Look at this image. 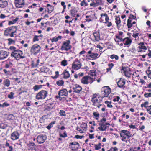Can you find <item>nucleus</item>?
Masks as SVG:
<instances>
[{"label":"nucleus","instance_id":"obj_37","mask_svg":"<svg viewBox=\"0 0 151 151\" xmlns=\"http://www.w3.org/2000/svg\"><path fill=\"white\" fill-rule=\"evenodd\" d=\"M123 39H122V36H120L118 35L116 36V38L115 39V41L116 42H119L120 41H123Z\"/></svg>","mask_w":151,"mask_h":151},{"label":"nucleus","instance_id":"obj_59","mask_svg":"<svg viewBox=\"0 0 151 151\" xmlns=\"http://www.w3.org/2000/svg\"><path fill=\"white\" fill-rule=\"evenodd\" d=\"M39 37L38 36L35 35L34 36L33 40V42H35L36 41H38L39 40V39L38 38V37Z\"/></svg>","mask_w":151,"mask_h":151},{"label":"nucleus","instance_id":"obj_34","mask_svg":"<svg viewBox=\"0 0 151 151\" xmlns=\"http://www.w3.org/2000/svg\"><path fill=\"white\" fill-rule=\"evenodd\" d=\"M87 2L90 3L89 4L90 6L93 7L97 6L95 2H94L93 0H88Z\"/></svg>","mask_w":151,"mask_h":151},{"label":"nucleus","instance_id":"obj_56","mask_svg":"<svg viewBox=\"0 0 151 151\" xmlns=\"http://www.w3.org/2000/svg\"><path fill=\"white\" fill-rule=\"evenodd\" d=\"M145 53L144 54H137L138 55V56H141L142 58H143V60H142L145 61V59L144 58L146 57V56L147 55V53L145 54Z\"/></svg>","mask_w":151,"mask_h":151},{"label":"nucleus","instance_id":"obj_15","mask_svg":"<svg viewBox=\"0 0 151 151\" xmlns=\"http://www.w3.org/2000/svg\"><path fill=\"white\" fill-rule=\"evenodd\" d=\"M58 95L60 97H64V96H67L68 91L66 89H63L60 90Z\"/></svg>","mask_w":151,"mask_h":151},{"label":"nucleus","instance_id":"obj_24","mask_svg":"<svg viewBox=\"0 0 151 151\" xmlns=\"http://www.w3.org/2000/svg\"><path fill=\"white\" fill-rule=\"evenodd\" d=\"M11 81L8 79H5L3 81L2 84L4 87H8L10 85Z\"/></svg>","mask_w":151,"mask_h":151},{"label":"nucleus","instance_id":"obj_48","mask_svg":"<svg viewBox=\"0 0 151 151\" xmlns=\"http://www.w3.org/2000/svg\"><path fill=\"white\" fill-rule=\"evenodd\" d=\"M96 70H91L89 73V75L92 76H95L96 75Z\"/></svg>","mask_w":151,"mask_h":151},{"label":"nucleus","instance_id":"obj_41","mask_svg":"<svg viewBox=\"0 0 151 151\" xmlns=\"http://www.w3.org/2000/svg\"><path fill=\"white\" fill-rule=\"evenodd\" d=\"M9 106V104L6 102H5L4 103L2 104H1L0 103V107L1 108H3Z\"/></svg>","mask_w":151,"mask_h":151},{"label":"nucleus","instance_id":"obj_44","mask_svg":"<svg viewBox=\"0 0 151 151\" xmlns=\"http://www.w3.org/2000/svg\"><path fill=\"white\" fill-rule=\"evenodd\" d=\"M77 11L74 9H72L70 11V13L72 15V16L73 17H76V13L77 12Z\"/></svg>","mask_w":151,"mask_h":151},{"label":"nucleus","instance_id":"obj_33","mask_svg":"<svg viewBox=\"0 0 151 151\" xmlns=\"http://www.w3.org/2000/svg\"><path fill=\"white\" fill-rule=\"evenodd\" d=\"M63 74L64 75L63 78H64L67 79L69 78L70 77V75L68 71H65L63 73Z\"/></svg>","mask_w":151,"mask_h":151},{"label":"nucleus","instance_id":"obj_7","mask_svg":"<svg viewBox=\"0 0 151 151\" xmlns=\"http://www.w3.org/2000/svg\"><path fill=\"white\" fill-rule=\"evenodd\" d=\"M41 49L40 47L37 44H35L32 47L30 51L32 54L36 55L39 52Z\"/></svg>","mask_w":151,"mask_h":151},{"label":"nucleus","instance_id":"obj_22","mask_svg":"<svg viewBox=\"0 0 151 151\" xmlns=\"http://www.w3.org/2000/svg\"><path fill=\"white\" fill-rule=\"evenodd\" d=\"M123 70L124 71L125 76L127 77H130L131 76L130 70L129 68L128 67L124 68Z\"/></svg>","mask_w":151,"mask_h":151},{"label":"nucleus","instance_id":"obj_1","mask_svg":"<svg viewBox=\"0 0 151 151\" xmlns=\"http://www.w3.org/2000/svg\"><path fill=\"white\" fill-rule=\"evenodd\" d=\"M91 101L93 105L97 106L98 108L102 105L101 97L99 95L94 94L92 98Z\"/></svg>","mask_w":151,"mask_h":151},{"label":"nucleus","instance_id":"obj_49","mask_svg":"<svg viewBox=\"0 0 151 151\" xmlns=\"http://www.w3.org/2000/svg\"><path fill=\"white\" fill-rule=\"evenodd\" d=\"M15 118V116L12 114L9 115L7 117V119L9 120H13Z\"/></svg>","mask_w":151,"mask_h":151},{"label":"nucleus","instance_id":"obj_62","mask_svg":"<svg viewBox=\"0 0 151 151\" xmlns=\"http://www.w3.org/2000/svg\"><path fill=\"white\" fill-rule=\"evenodd\" d=\"M120 99V97L119 96H117L114 98L113 101L114 102L119 101Z\"/></svg>","mask_w":151,"mask_h":151},{"label":"nucleus","instance_id":"obj_31","mask_svg":"<svg viewBox=\"0 0 151 151\" xmlns=\"http://www.w3.org/2000/svg\"><path fill=\"white\" fill-rule=\"evenodd\" d=\"M130 151H144L142 149H141L140 146L137 147H134L130 149Z\"/></svg>","mask_w":151,"mask_h":151},{"label":"nucleus","instance_id":"obj_43","mask_svg":"<svg viewBox=\"0 0 151 151\" xmlns=\"http://www.w3.org/2000/svg\"><path fill=\"white\" fill-rule=\"evenodd\" d=\"M42 87V85H35L33 88V89L35 91H37L39 89L41 88Z\"/></svg>","mask_w":151,"mask_h":151},{"label":"nucleus","instance_id":"obj_50","mask_svg":"<svg viewBox=\"0 0 151 151\" xmlns=\"http://www.w3.org/2000/svg\"><path fill=\"white\" fill-rule=\"evenodd\" d=\"M109 20H106L104 22L108 27H110L112 26V23L111 22H109Z\"/></svg>","mask_w":151,"mask_h":151},{"label":"nucleus","instance_id":"obj_51","mask_svg":"<svg viewBox=\"0 0 151 151\" xmlns=\"http://www.w3.org/2000/svg\"><path fill=\"white\" fill-rule=\"evenodd\" d=\"M94 146L95 149L97 150L101 148V144L100 143H99L98 145H95Z\"/></svg>","mask_w":151,"mask_h":151},{"label":"nucleus","instance_id":"obj_55","mask_svg":"<svg viewBox=\"0 0 151 151\" xmlns=\"http://www.w3.org/2000/svg\"><path fill=\"white\" fill-rule=\"evenodd\" d=\"M59 113L61 116H66L65 111L63 110H60Z\"/></svg>","mask_w":151,"mask_h":151},{"label":"nucleus","instance_id":"obj_36","mask_svg":"<svg viewBox=\"0 0 151 151\" xmlns=\"http://www.w3.org/2000/svg\"><path fill=\"white\" fill-rule=\"evenodd\" d=\"M89 2H88L87 1H86L84 0H83L80 3V5L81 6H86L89 4Z\"/></svg>","mask_w":151,"mask_h":151},{"label":"nucleus","instance_id":"obj_13","mask_svg":"<svg viewBox=\"0 0 151 151\" xmlns=\"http://www.w3.org/2000/svg\"><path fill=\"white\" fill-rule=\"evenodd\" d=\"M46 139V137L42 135H40L38 136L37 138V142L39 144L42 143Z\"/></svg>","mask_w":151,"mask_h":151},{"label":"nucleus","instance_id":"obj_28","mask_svg":"<svg viewBox=\"0 0 151 151\" xmlns=\"http://www.w3.org/2000/svg\"><path fill=\"white\" fill-rule=\"evenodd\" d=\"M72 145L71 147L73 150H76L77 149L79 146V144L77 142H73L70 143Z\"/></svg>","mask_w":151,"mask_h":151},{"label":"nucleus","instance_id":"obj_64","mask_svg":"<svg viewBox=\"0 0 151 151\" xmlns=\"http://www.w3.org/2000/svg\"><path fill=\"white\" fill-rule=\"evenodd\" d=\"M144 96L146 98L151 97V93H146L144 94Z\"/></svg>","mask_w":151,"mask_h":151},{"label":"nucleus","instance_id":"obj_40","mask_svg":"<svg viewBox=\"0 0 151 151\" xmlns=\"http://www.w3.org/2000/svg\"><path fill=\"white\" fill-rule=\"evenodd\" d=\"M78 124L80 125L81 128L83 129L87 128V124L85 122H83L82 123H80Z\"/></svg>","mask_w":151,"mask_h":151},{"label":"nucleus","instance_id":"obj_57","mask_svg":"<svg viewBox=\"0 0 151 151\" xmlns=\"http://www.w3.org/2000/svg\"><path fill=\"white\" fill-rule=\"evenodd\" d=\"M107 151H118V149L116 147H111Z\"/></svg>","mask_w":151,"mask_h":151},{"label":"nucleus","instance_id":"obj_61","mask_svg":"<svg viewBox=\"0 0 151 151\" xmlns=\"http://www.w3.org/2000/svg\"><path fill=\"white\" fill-rule=\"evenodd\" d=\"M93 1L97 6L99 5L101 2V0H93Z\"/></svg>","mask_w":151,"mask_h":151},{"label":"nucleus","instance_id":"obj_27","mask_svg":"<svg viewBox=\"0 0 151 151\" xmlns=\"http://www.w3.org/2000/svg\"><path fill=\"white\" fill-rule=\"evenodd\" d=\"M93 35L95 38V40L96 41H99L100 40V34L99 32L96 31L93 32Z\"/></svg>","mask_w":151,"mask_h":151},{"label":"nucleus","instance_id":"obj_11","mask_svg":"<svg viewBox=\"0 0 151 151\" xmlns=\"http://www.w3.org/2000/svg\"><path fill=\"white\" fill-rule=\"evenodd\" d=\"M9 52L3 50H0V60H3L9 56Z\"/></svg>","mask_w":151,"mask_h":151},{"label":"nucleus","instance_id":"obj_30","mask_svg":"<svg viewBox=\"0 0 151 151\" xmlns=\"http://www.w3.org/2000/svg\"><path fill=\"white\" fill-rule=\"evenodd\" d=\"M7 151H13V147L12 146L10 145L9 143L6 142L5 144Z\"/></svg>","mask_w":151,"mask_h":151},{"label":"nucleus","instance_id":"obj_2","mask_svg":"<svg viewBox=\"0 0 151 151\" xmlns=\"http://www.w3.org/2000/svg\"><path fill=\"white\" fill-rule=\"evenodd\" d=\"M11 56L14 57L17 60H19L20 59H23L25 58L23 55V52L19 49H17L11 53Z\"/></svg>","mask_w":151,"mask_h":151},{"label":"nucleus","instance_id":"obj_4","mask_svg":"<svg viewBox=\"0 0 151 151\" xmlns=\"http://www.w3.org/2000/svg\"><path fill=\"white\" fill-rule=\"evenodd\" d=\"M17 28L14 27H12L7 28L4 30V34L5 36H9L12 37L14 36V34L16 32Z\"/></svg>","mask_w":151,"mask_h":151},{"label":"nucleus","instance_id":"obj_26","mask_svg":"<svg viewBox=\"0 0 151 151\" xmlns=\"http://www.w3.org/2000/svg\"><path fill=\"white\" fill-rule=\"evenodd\" d=\"M106 128V125L104 123L99 124V127H98V129L99 130L101 131H105Z\"/></svg>","mask_w":151,"mask_h":151},{"label":"nucleus","instance_id":"obj_17","mask_svg":"<svg viewBox=\"0 0 151 151\" xmlns=\"http://www.w3.org/2000/svg\"><path fill=\"white\" fill-rule=\"evenodd\" d=\"M88 54H89V57L92 59V60H95L99 58L100 55H99V54L96 53H92L91 50H90L88 52Z\"/></svg>","mask_w":151,"mask_h":151},{"label":"nucleus","instance_id":"obj_39","mask_svg":"<svg viewBox=\"0 0 151 151\" xmlns=\"http://www.w3.org/2000/svg\"><path fill=\"white\" fill-rule=\"evenodd\" d=\"M140 33V31L138 30L134 32L132 36L135 38L138 37L139 33Z\"/></svg>","mask_w":151,"mask_h":151},{"label":"nucleus","instance_id":"obj_52","mask_svg":"<svg viewBox=\"0 0 151 151\" xmlns=\"http://www.w3.org/2000/svg\"><path fill=\"white\" fill-rule=\"evenodd\" d=\"M105 103L107 105L108 107L109 108H112V105L111 104V103L110 102H109L108 101H105Z\"/></svg>","mask_w":151,"mask_h":151},{"label":"nucleus","instance_id":"obj_58","mask_svg":"<svg viewBox=\"0 0 151 151\" xmlns=\"http://www.w3.org/2000/svg\"><path fill=\"white\" fill-rule=\"evenodd\" d=\"M76 129L79 132L81 133H83L84 132V129H81L80 127H78L76 128Z\"/></svg>","mask_w":151,"mask_h":151},{"label":"nucleus","instance_id":"obj_3","mask_svg":"<svg viewBox=\"0 0 151 151\" xmlns=\"http://www.w3.org/2000/svg\"><path fill=\"white\" fill-rule=\"evenodd\" d=\"M120 137L122 138L121 140L126 142H127L126 139H128L131 137L132 134L130 132L127 130H124L121 131L120 133Z\"/></svg>","mask_w":151,"mask_h":151},{"label":"nucleus","instance_id":"obj_53","mask_svg":"<svg viewBox=\"0 0 151 151\" xmlns=\"http://www.w3.org/2000/svg\"><path fill=\"white\" fill-rule=\"evenodd\" d=\"M110 58L111 59H113L115 58V59L116 60H117L119 59L118 56L115 55H112L110 56Z\"/></svg>","mask_w":151,"mask_h":151},{"label":"nucleus","instance_id":"obj_20","mask_svg":"<svg viewBox=\"0 0 151 151\" xmlns=\"http://www.w3.org/2000/svg\"><path fill=\"white\" fill-rule=\"evenodd\" d=\"M101 17L100 19V21L101 22H103L104 20L105 21L109 20V18L108 15L106 13L102 14H101Z\"/></svg>","mask_w":151,"mask_h":151},{"label":"nucleus","instance_id":"obj_60","mask_svg":"<svg viewBox=\"0 0 151 151\" xmlns=\"http://www.w3.org/2000/svg\"><path fill=\"white\" fill-rule=\"evenodd\" d=\"M147 111L149 114L151 115V105L147 107Z\"/></svg>","mask_w":151,"mask_h":151},{"label":"nucleus","instance_id":"obj_18","mask_svg":"<svg viewBox=\"0 0 151 151\" xmlns=\"http://www.w3.org/2000/svg\"><path fill=\"white\" fill-rule=\"evenodd\" d=\"M73 89L74 92L78 93L81 91L82 88L80 86L76 84L73 86Z\"/></svg>","mask_w":151,"mask_h":151},{"label":"nucleus","instance_id":"obj_6","mask_svg":"<svg viewBox=\"0 0 151 151\" xmlns=\"http://www.w3.org/2000/svg\"><path fill=\"white\" fill-rule=\"evenodd\" d=\"M94 78L89 76H84L81 80V83L83 84H87L89 83H92L94 80Z\"/></svg>","mask_w":151,"mask_h":151},{"label":"nucleus","instance_id":"obj_14","mask_svg":"<svg viewBox=\"0 0 151 151\" xmlns=\"http://www.w3.org/2000/svg\"><path fill=\"white\" fill-rule=\"evenodd\" d=\"M104 91L102 92V94L104 95V96H103L102 97H107L111 92V89L108 87H104Z\"/></svg>","mask_w":151,"mask_h":151},{"label":"nucleus","instance_id":"obj_10","mask_svg":"<svg viewBox=\"0 0 151 151\" xmlns=\"http://www.w3.org/2000/svg\"><path fill=\"white\" fill-rule=\"evenodd\" d=\"M81 66V64L80 61L77 59H76L72 64V69L78 70L79 69Z\"/></svg>","mask_w":151,"mask_h":151},{"label":"nucleus","instance_id":"obj_47","mask_svg":"<svg viewBox=\"0 0 151 151\" xmlns=\"http://www.w3.org/2000/svg\"><path fill=\"white\" fill-rule=\"evenodd\" d=\"M48 70L47 68L45 67H42L40 69V71L42 72L46 73Z\"/></svg>","mask_w":151,"mask_h":151},{"label":"nucleus","instance_id":"obj_29","mask_svg":"<svg viewBox=\"0 0 151 151\" xmlns=\"http://www.w3.org/2000/svg\"><path fill=\"white\" fill-rule=\"evenodd\" d=\"M8 5V3L6 0H0V7L3 8L6 7Z\"/></svg>","mask_w":151,"mask_h":151},{"label":"nucleus","instance_id":"obj_54","mask_svg":"<svg viewBox=\"0 0 151 151\" xmlns=\"http://www.w3.org/2000/svg\"><path fill=\"white\" fill-rule=\"evenodd\" d=\"M14 93L12 92H11L7 96L9 99H13L14 98Z\"/></svg>","mask_w":151,"mask_h":151},{"label":"nucleus","instance_id":"obj_32","mask_svg":"<svg viewBox=\"0 0 151 151\" xmlns=\"http://www.w3.org/2000/svg\"><path fill=\"white\" fill-rule=\"evenodd\" d=\"M47 6L48 7L47 9L48 10V12L50 13L53 11L54 7L52 5H50L49 4H47Z\"/></svg>","mask_w":151,"mask_h":151},{"label":"nucleus","instance_id":"obj_5","mask_svg":"<svg viewBox=\"0 0 151 151\" xmlns=\"http://www.w3.org/2000/svg\"><path fill=\"white\" fill-rule=\"evenodd\" d=\"M147 50V47L143 42H140L138 44L137 54H144Z\"/></svg>","mask_w":151,"mask_h":151},{"label":"nucleus","instance_id":"obj_25","mask_svg":"<svg viewBox=\"0 0 151 151\" xmlns=\"http://www.w3.org/2000/svg\"><path fill=\"white\" fill-rule=\"evenodd\" d=\"M115 22L118 27L119 28L121 26L120 18L119 16H115Z\"/></svg>","mask_w":151,"mask_h":151},{"label":"nucleus","instance_id":"obj_23","mask_svg":"<svg viewBox=\"0 0 151 151\" xmlns=\"http://www.w3.org/2000/svg\"><path fill=\"white\" fill-rule=\"evenodd\" d=\"M125 83V81L124 79L121 78L117 82V85L118 87L122 88L124 86Z\"/></svg>","mask_w":151,"mask_h":151},{"label":"nucleus","instance_id":"obj_19","mask_svg":"<svg viewBox=\"0 0 151 151\" xmlns=\"http://www.w3.org/2000/svg\"><path fill=\"white\" fill-rule=\"evenodd\" d=\"M19 134L17 131H14L11 135V139L13 140H17L19 138Z\"/></svg>","mask_w":151,"mask_h":151},{"label":"nucleus","instance_id":"obj_16","mask_svg":"<svg viewBox=\"0 0 151 151\" xmlns=\"http://www.w3.org/2000/svg\"><path fill=\"white\" fill-rule=\"evenodd\" d=\"M29 147V151H36V145L33 142H30L28 144Z\"/></svg>","mask_w":151,"mask_h":151},{"label":"nucleus","instance_id":"obj_45","mask_svg":"<svg viewBox=\"0 0 151 151\" xmlns=\"http://www.w3.org/2000/svg\"><path fill=\"white\" fill-rule=\"evenodd\" d=\"M68 64L67 60H64L61 62V65L63 66H65Z\"/></svg>","mask_w":151,"mask_h":151},{"label":"nucleus","instance_id":"obj_9","mask_svg":"<svg viewBox=\"0 0 151 151\" xmlns=\"http://www.w3.org/2000/svg\"><path fill=\"white\" fill-rule=\"evenodd\" d=\"M47 92L45 90H42L37 93L36 98L38 100L45 99L47 96Z\"/></svg>","mask_w":151,"mask_h":151},{"label":"nucleus","instance_id":"obj_35","mask_svg":"<svg viewBox=\"0 0 151 151\" xmlns=\"http://www.w3.org/2000/svg\"><path fill=\"white\" fill-rule=\"evenodd\" d=\"M127 25L128 28H130L132 27L133 24L132 23L131 18H129L127 21Z\"/></svg>","mask_w":151,"mask_h":151},{"label":"nucleus","instance_id":"obj_21","mask_svg":"<svg viewBox=\"0 0 151 151\" xmlns=\"http://www.w3.org/2000/svg\"><path fill=\"white\" fill-rule=\"evenodd\" d=\"M123 41L125 45L129 46L131 44L132 40L129 38L126 37L123 39Z\"/></svg>","mask_w":151,"mask_h":151},{"label":"nucleus","instance_id":"obj_46","mask_svg":"<svg viewBox=\"0 0 151 151\" xmlns=\"http://www.w3.org/2000/svg\"><path fill=\"white\" fill-rule=\"evenodd\" d=\"M64 82L62 80H59L56 82V84L58 86H62L64 84Z\"/></svg>","mask_w":151,"mask_h":151},{"label":"nucleus","instance_id":"obj_63","mask_svg":"<svg viewBox=\"0 0 151 151\" xmlns=\"http://www.w3.org/2000/svg\"><path fill=\"white\" fill-rule=\"evenodd\" d=\"M146 72L148 74V77L151 79V70H147Z\"/></svg>","mask_w":151,"mask_h":151},{"label":"nucleus","instance_id":"obj_8","mask_svg":"<svg viewBox=\"0 0 151 151\" xmlns=\"http://www.w3.org/2000/svg\"><path fill=\"white\" fill-rule=\"evenodd\" d=\"M70 42L69 40H67L63 42L61 47V50L68 51L70 49L71 47V46L70 45Z\"/></svg>","mask_w":151,"mask_h":151},{"label":"nucleus","instance_id":"obj_38","mask_svg":"<svg viewBox=\"0 0 151 151\" xmlns=\"http://www.w3.org/2000/svg\"><path fill=\"white\" fill-rule=\"evenodd\" d=\"M8 44L9 45H14L15 43V40L11 38L8 39Z\"/></svg>","mask_w":151,"mask_h":151},{"label":"nucleus","instance_id":"obj_12","mask_svg":"<svg viewBox=\"0 0 151 151\" xmlns=\"http://www.w3.org/2000/svg\"><path fill=\"white\" fill-rule=\"evenodd\" d=\"M15 4L17 8H21L25 5L24 0H14Z\"/></svg>","mask_w":151,"mask_h":151},{"label":"nucleus","instance_id":"obj_42","mask_svg":"<svg viewBox=\"0 0 151 151\" xmlns=\"http://www.w3.org/2000/svg\"><path fill=\"white\" fill-rule=\"evenodd\" d=\"M93 117L96 120H98L99 116V114L97 112H94L93 113Z\"/></svg>","mask_w":151,"mask_h":151}]
</instances>
